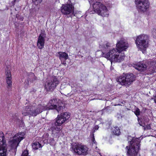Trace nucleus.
<instances>
[{"mask_svg": "<svg viewBox=\"0 0 156 156\" xmlns=\"http://www.w3.org/2000/svg\"><path fill=\"white\" fill-rule=\"evenodd\" d=\"M116 48L113 49L106 54L102 52V57L107 58L112 62H120L124 59L123 53L121 52L125 50L128 48V44L124 40H121L116 45Z\"/></svg>", "mask_w": 156, "mask_h": 156, "instance_id": "1", "label": "nucleus"}, {"mask_svg": "<svg viewBox=\"0 0 156 156\" xmlns=\"http://www.w3.org/2000/svg\"><path fill=\"white\" fill-rule=\"evenodd\" d=\"M70 117V115L68 112H64L62 113L55 120L51 121L50 123V129L53 133L59 131L62 129L60 126L64 123L67 122L69 119Z\"/></svg>", "mask_w": 156, "mask_h": 156, "instance_id": "2", "label": "nucleus"}, {"mask_svg": "<svg viewBox=\"0 0 156 156\" xmlns=\"http://www.w3.org/2000/svg\"><path fill=\"white\" fill-rule=\"evenodd\" d=\"M100 0H90L89 2L92 4L94 11L103 17L108 16V15L107 8L99 2Z\"/></svg>", "mask_w": 156, "mask_h": 156, "instance_id": "3", "label": "nucleus"}, {"mask_svg": "<svg viewBox=\"0 0 156 156\" xmlns=\"http://www.w3.org/2000/svg\"><path fill=\"white\" fill-rule=\"evenodd\" d=\"M46 106H44L41 105H38L36 108L31 105L25 106L24 108V111L22 112V114L24 116L30 115L36 116L37 114L41 113L44 110H47Z\"/></svg>", "mask_w": 156, "mask_h": 156, "instance_id": "4", "label": "nucleus"}, {"mask_svg": "<svg viewBox=\"0 0 156 156\" xmlns=\"http://www.w3.org/2000/svg\"><path fill=\"white\" fill-rule=\"evenodd\" d=\"M149 37L145 34H141L137 37L135 42L138 48L143 53L146 52V48L148 46Z\"/></svg>", "mask_w": 156, "mask_h": 156, "instance_id": "5", "label": "nucleus"}, {"mask_svg": "<svg viewBox=\"0 0 156 156\" xmlns=\"http://www.w3.org/2000/svg\"><path fill=\"white\" fill-rule=\"evenodd\" d=\"M135 140H133L130 142V146L129 147H126V148L127 150L126 154L128 156H136L140 149V141Z\"/></svg>", "mask_w": 156, "mask_h": 156, "instance_id": "6", "label": "nucleus"}, {"mask_svg": "<svg viewBox=\"0 0 156 156\" xmlns=\"http://www.w3.org/2000/svg\"><path fill=\"white\" fill-rule=\"evenodd\" d=\"M135 77L132 73L125 74L120 76L117 79V81L122 85L128 86L133 81Z\"/></svg>", "mask_w": 156, "mask_h": 156, "instance_id": "7", "label": "nucleus"}, {"mask_svg": "<svg viewBox=\"0 0 156 156\" xmlns=\"http://www.w3.org/2000/svg\"><path fill=\"white\" fill-rule=\"evenodd\" d=\"M71 151L73 153L79 155H87L88 153V148L85 146L75 143L72 144Z\"/></svg>", "mask_w": 156, "mask_h": 156, "instance_id": "8", "label": "nucleus"}, {"mask_svg": "<svg viewBox=\"0 0 156 156\" xmlns=\"http://www.w3.org/2000/svg\"><path fill=\"white\" fill-rule=\"evenodd\" d=\"M4 144L0 145V156H13L16 154V150L7 147L5 142Z\"/></svg>", "mask_w": 156, "mask_h": 156, "instance_id": "9", "label": "nucleus"}, {"mask_svg": "<svg viewBox=\"0 0 156 156\" xmlns=\"http://www.w3.org/2000/svg\"><path fill=\"white\" fill-rule=\"evenodd\" d=\"M68 3L63 5L62 6L61 11L62 13L69 17L71 16V14L74 12V7L72 3L70 0H68Z\"/></svg>", "mask_w": 156, "mask_h": 156, "instance_id": "10", "label": "nucleus"}, {"mask_svg": "<svg viewBox=\"0 0 156 156\" xmlns=\"http://www.w3.org/2000/svg\"><path fill=\"white\" fill-rule=\"evenodd\" d=\"M135 3L139 12H144L149 7V3L148 0H135Z\"/></svg>", "mask_w": 156, "mask_h": 156, "instance_id": "11", "label": "nucleus"}, {"mask_svg": "<svg viewBox=\"0 0 156 156\" xmlns=\"http://www.w3.org/2000/svg\"><path fill=\"white\" fill-rule=\"evenodd\" d=\"M58 83L59 81L54 76H52L50 80H48L47 84L45 85V88L48 91H52L55 88Z\"/></svg>", "mask_w": 156, "mask_h": 156, "instance_id": "12", "label": "nucleus"}, {"mask_svg": "<svg viewBox=\"0 0 156 156\" xmlns=\"http://www.w3.org/2000/svg\"><path fill=\"white\" fill-rule=\"evenodd\" d=\"M46 34L44 31H41L39 35L37 42V46L38 48L42 49L44 47V45L45 38L46 37Z\"/></svg>", "mask_w": 156, "mask_h": 156, "instance_id": "13", "label": "nucleus"}, {"mask_svg": "<svg viewBox=\"0 0 156 156\" xmlns=\"http://www.w3.org/2000/svg\"><path fill=\"white\" fill-rule=\"evenodd\" d=\"M17 136H14L12 140H10L8 143V145L12 148L11 149L17 150V147L20 141L18 140Z\"/></svg>", "mask_w": 156, "mask_h": 156, "instance_id": "14", "label": "nucleus"}, {"mask_svg": "<svg viewBox=\"0 0 156 156\" xmlns=\"http://www.w3.org/2000/svg\"><path fill=\"white\" fill-rule=\"evenodd\" d=\"M147 62H145V64L138 63L135 65L134 67L135 69L140 71H144L146 69H149L150 67L148 65L147 66Z\"/></svg>", "mask_w": 156, "mask_h": 156, "instance_id": "15", "label": "nucleus"}, {"mask_svg": "<svg viewBox=\"0 0 156 156\" xmlns=\"http://www.w3.org/2000/svg\"><path fill=\"white\" fill-rule=\"evenodd\" d=\"M7 68L6 69L5 76L6 82L8 85V88H11L12 86V82L11 72Z\"/></svg>", "mask_w": 156, "mask_h": 156, "instance_id": "16", "label": "nucleus"}, {"mask_svg": "<svg viewBox=\"0 0 156 156\" xmlns=\"http://www.w3.org/2000/svg\"><path fill=\"white\" fill-rule=\"evenodd\" d=\"M36 77L35 76L34 74L33 73H30L29 75V76L27 80H26L25 82V87H27L28 86L29 81L30 82H33L34 80L36 79Z\"/></svg>", "mask_w": 156, "mask_h": 156, "instance_id": "17", "label": "nucleus"}, {"mask_svg": "<svg viewBox=\"0 0 156 156\" xmlns=\"http://www.w3.org/2000/svg\"><path fill=\"white\" fill-rule=\"evenodd\" d=\"M58 55L62 62L63 60H66L68 58V54L65 52H59L58 53Z\"/></svg>", "mask_w": 156, "mask_h": 156, "instance_id": "18", "label": "nucleus"}, {"mask_svg": "<svg viewBox=\"0 0 156 156\" xmlns=\"http://www.w3.org/2000/svg\"><path fill=\"white\" fill-rule=\"evenodd\" d=\"M53 101V102L54 105V106L56 108V110L59 112L61 109H62L63 107L62 106L60 105L56 99H51Z\"/></svg>", "mask_w": 156, "mask_h": 156, "instance_id": "19", "label": "nucleus"}, {"mask_svg": "<svg viewBox=\"0 0 156 156\" xmlns=\"http://www.w3.org/2000/svg\"><path fill=\"white\" fill-rule=\"evenodd\" d=\"M112 133L114 135L119 136L121 133L119 128L118 127H114L112 129Z\"/></svg>", "mask_w": 156, "mask_h": 156, "instance_id": "20", "label": "nucleus"}, {"mask_svg": "<svg viewBox=\"0 0 156 156\" xmlns=\"http://www.w3.org/2000/svg\"><path fill=\"white\" fill-rule=\"evenodd\" d=\"M42 147V146L41 144L38 142H34L32 144V147L34 150H37Z\"/></svg>", "mask_w": 156, "mask_h": 156, "instance_id": "21", "label": "nucleus"}, {"mask_svg": "<svg viewBox=\"0 0 156 156\" xmlns=\"http://www.w3.org/2000/svg\"><path fill=\"white\" fill-rule=\"evenodd\" d=\"M53 101L52 100H50L49 102L48 103V107H46L47 109L48 110L50 109H56V108L55 106H54V104L53 103Z\"/></svg>", "mask_w": 156, "mask_h": 156, "instance_id": "22", "label": "nucleus"}, {"mask_svg": "<svg viewBox=\"0 0 156 156\" xmlns=\"http://www.w3.org/2000/svg\"><path fill=\"white\" fill-rule=\"evenodd\" d=\"M25 135V133L24 132H21L18 134H16L15 136H17L18 137V140L20 142V141L23 139L24 137L23 136Z\"/></svg>", "mask_w": 156, "mask_h": 156, "instance_id": "23", "label": "nucleus"}, {"mask_svg": "<svg viewBox=\"0 0 156 156\" xmlns=\"http://www.w3.org/2000/svg\"><path fill=\"white\" fill-rule=\"evenodd\" d=\"M141 116V119H142L143 122L146 123H147L149 121V119L147 115L142 114Z\"/></svg>", "mask_w": 156, "mask_h": 156, "instance_id": "24", "label": "nucleus"}, {"mask_svg": "<svg viewBox=\"0 0 156 156\" xmlns=\"http://www.w3.org/2000/svg\"><path fill=\"white\" fill-rule=\"evenodd\" d=\"M128 140L129 143L130 144V142H132L133 141V140H135L136 141H140V139L138 138H135L134 137L133 138V137L130 136H128Z\"/></svg>", "mask_w": 156, "mask_h": 156, "instance_id": "25", "label": "nucleus"}, {"mask_svg": "<svg viewBox=\"0 0 156 156\" xmlns=\"http://www.w3.org/2000/svg\"><path fill=\"white\" fill-rule=\"evenodd\" d=\"M134 113L136 115V116H137V118H139L138 116L140 114V111L139 109L137 108H136L135 111H134Z\"/></svg>", "mask_w": 156, "mask_h": 156, "instance_id": "26", "label": "nucleus"}, {"mask_svg": "<svg viewBox=\"0 0 156 156\" xmlns=\"http://www.w3.org/2000/svg\"><path fill=\"white\" fill-rule=\"evenodd\" d=\"M138 121V123L140 125V126H142L143 127H144V126L145 125V123L144 122H142L141 121H140V119L139 118H138L137 119Z\"/></svg>", "mask_w": 156, "mask_h": 156, "instance_id": "27", "label": "nucleus"}, {"mask_svg": "<svg viewBox=\"0 0 156 156\" xmlns=\"http://www.w3.org/2000/svg\"><path fill=\"white\" fill-rule=\"evenodd\" d=\"M152 35L154 38H156V29H153L152 31Z\"/></svg>", "mask_w": 156, "mask_h": 156, "instance_id": "28", "label": "nucleus"}, {"mask_svg": "<svg viewBox=\"0 0 156 156\" xmlns=\"http://www.w3.org/2000/svg\"><path fill=\"white\" fill-rule=\"evenodd\" d=\"M21 156H29L28 155V152L27 150H24L22 153Z\"/></svg>", "mask_w": 156, "mask_h": 156, "instance_id": "29", "label": "nucleus"}, {"mask_svg": "<svg viewBox=\"0 0 156 156\" xmlns=\"http://www.w3.org/2000/svg\"><path fill=\"white\" fill-rule=\"evenodd\" d=\"M5 142V141L4 140V136L0 137V145H4V143Z\"/></svg>", "mask_w": 156, "mask_h": 156, "instance_id": "30", "label": "nucleus"}, {"mask_svg": "<svg viewBox=\"0 0 156 156\" xmlns=\"http://www.w3.org/2000/svg\"><path fill=\"white\" fill-rule=\"evenodd\" d=\"M103 48H108L110 47L109 43L106 42L104 43L102 45Z\"/></svg>", "mask_w": 156, "mask_h": 156, "instance_id": "31", "label": "nucleus"}, {"mask_svg": "<svg viewBox=\"0 0 156 156\" xmlns=\"http://www.w3.org/2000/svg\"><path fill=\"white\" fill-rule=\"evenodd\" d=\"M90 136H91V138H92V140L93 141V143L95 144L96 142L95 140L94 133H92V134H91Z\"/></svg>", "mask_w": 156, "mask_h": 156, "instance_id": "32", "label": "nucleus"}, {"mask_svg": "<svg viewBox=\"0 0 156 156\" xmlns=\"http://www.w3.org/2000/svg\"><path fill=\"white\" fill-rule=\"evenodd\" d=\"M42 0H32L33 2L35 3V4H38L42 2Z\"/></svg>", "mask_w": 156, "mask_h": 156, "instance_id": "33", "label": "nucleus"}, {"mask_svg": "<svg viewBox=\"0 0 156 156\" xmlns=\"http://www.w3.org/2000/svg\"><path fill=\"white\" fill-rule=\"evenodd\" d=\"M147 110V109L145 108H143L142 110H141V111L140 112V115H142V114H143V115H144V113H145Z\"/></svg>", "mask_w": 156, "mask_h": 156, "instance_id": "34", "label": "nucleus"}, {"mask_svg": "<svg viewBox=\"0 0 156 156\" xmlns=\"http://www.w3.org/2000/svg\"><path fill=\"white\" fill-rule=\"evenodd\" d=\"M99 128V126L98 125H95L94 128V130H93V132L92 133H94V132L96 130H98Z\"/></svg>", "mask_w": 156, "mask_h": 156, "instance_id": "35", "label": "nucleus"}, {"mask_svg": "<svg viewBox=\"0 0 156 156\" xmlns=\"http://www.w3.org/2000/svg\"><path fill=\"white\" fill-rule=\"evenodd\" d=\"M16 17L18 19L20 20H23V17L22 16H18L17 15H16Z\"/></svg>", "mask_w": 156, "mask_h": 156, "instance_id": "36", "label": "nucleus"}, {"mask_svg": "<svg viewBox=\"0 0 156 156\" xmlns=\"http://www.w3.org/2000/svg\"><path fill=\"white\" fill-rule=\"evenodd\" d=\"M147 129H151V126L150 125H148L146 126Z\"/></svg>", "mask_w": 156, "mask_h": 156, "instance_id": "37", "label": "nucleus"}, {"mask_svg": "<svg viewBox=\"0 0 156 156\" xmlns=\"http://www.w3.org/2000/svg\"><path fill=\"white\" fill-rule=\"evenodd\" d=\"M144 130H145L146 128V127H145V126H144Z\"/></svg>", "mask_w": 156, "mask_h": 156, "instance_id": "38", "label": "nucleus"}, {"mask_svg": "<svg viewBox=\"0 0 156 156\" xmlns=\"http://www.w3.org/2000/svg\"><path fill=\"white\" fill-rule=\"evenodd\" d=\"M36 91V90H34V89H33V91L34 92H35Z\"/></svg>", "mask_w": 156, "mask_h": 156, "instance_id": "39", "label": "nucleus"}, {"mask_svg": "<svg viewBox=\"0 0 156 156\" xmlns=\"http://www.w3.org/2000/svg\"><path fill=\"white\" fill-rule=\"evenodd\" d=\"M2 133H3L2 131H0V134H2Z\"/></svg>", "mask_w": 156, "mask_h": 156, "instance_id": "40", "label": "nucleus"}, {"mask_svg": "<svg viewBox=\"0 0 156 156\" xmlns=\"http://www.w3.org/2000/svg\"><path fill=\"white\" fill-rule=\"evenodd\" d=\"M18 0H14V2H15L16 1H17Z\"/></svg>", "mask_w": 156, "mask_h": 156, "instance_id": "41", "label": "nucleus"}]
</instances>
